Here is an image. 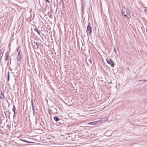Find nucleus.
Returning <instances> with one entry per match:
<instances>
[{"instance_id": "obj_23", "label": "nucleus", "mask_w": 147, "mask_h": 147, "mask_svg": "<svg viewBox=\"0 0 147 147\" xmlns=\"http://www.w3.org/2000/svg\"><path fill=\"white\" fill-rule=\"evenodd\" d=\"M88 124H91V122L88 123Z\"/></svg>"}, {"instance_id": "obj_27", "label": "nucleus", "mask_w": 147, "mask_h": 147, "mask_svg": "<svg viewBox=\"0 0 147 147\" xmlns=\"http://www.w3.org/2000/svg\"><path fill=\"white\" fill-rule=\"evenodd\" d=\"M58 123H60V121H59V122H58Z\"/></svg>"}, {"instance_id": "obj_21", "label": "nucleus", "mask_w": 147, "mask_h": 147, "mask_svg": "<svg viewBox=\"0 0 147 147\" xmlns=\"http://www.w3.org/2000/svg\"><path fill=\"white\" fill-rule=\"evenodd\" d=\"M116 50L115 49L114 50V52H115V53H116Z\"/></svg>"}, {"instance_id": "obj_2", "label": "nucleus", "mask_w": 147, "mask_h": 147, "mask_svg": "<svg viewBox=\"0 0 147 147\" xmlns=\"http://www.w3.org/2000/svg\"><path fill=\"white\" fill-rule=\"evenodd\" d=\"M108 119V118H107L105 121L103 120L102 119L101 120H99L97 121H93L91 122V124L92 125H95L97 124H100L102 123H105L106 121H107Z\"/></svg>"}, {"instance_id": "obj_24", "label": "nucleus", "mask_w": 147, "mask_h": 147, "mask_svg": "<svg viewBox=\"0 0 147 147\" xmlns=\"http://www.w3.org/2000/svg\"><path fill=\"white\" fill-rule=\"evenodd\" d=\"M14 112V115H15V113H16V112H15H15Z\"/></svg>"}, {"instance_id": "obj_6", "label": "nucleus", "mask_w": 147, "mask_h": 147, "mask_svg": "<svg viewBox=\"0 0 147 147\" xmlns=\"http://www.w3.org/2000/svg\"><path fill=\"white\" fill-rule=\"evenodd\" d=\"M9 55V54L8 51H7L5 53V59L6 61H7L8 59V57Z\"/></svg>"}, {"instance_id": "obj_14", "label": "nucleus", "mask_w": 147, "mask_h": 147, "mask_svg": "<svg viewBox=\"0 0 147 147\" xmlns=\"http://www.w3.org/2000/svg\"><path fill=\"white\" fill-rule=\"evenodd\" d=\"M32 109L33 112H34V106H33V107H32Z\"/></svg>"}, {"instance_id": "obj_5", "label": "nucleus", "mask_w": 147, "mask_h": 147, "mask_svg": "<svg viewBox=\"0 0 147 147\" xmlns=\"http://www.w3.org/2000/svg\"><path fill=\"white\" fill-rule=\"evenodd\" d=\"M107 63L110 64L111 65V66L113 67L114 66V64L113 62V61L111 60V59H109L108 60L107 59Z\"/></svg>"}, {"instance_id": "obj_3", "label": "nucleus", "mask_w": 147, "mask_h": 147, "mask_svg": "<svg viewBox=\"0 0 147 147\" xmlns=\"http://www.w3.org/2000/svg\"><path fill=\"white\" fill-rule=\"evenodd\" d=\"M17 52H18V54L16 57L18 61H20L22 57V53H21V50H19L18 48L17 50Z\"/></svg>"}, {"instance_id": "obj_18", "label": "nucleus", "mask_w": 147, "mask_h": 147, "mask_svg": "<svg viewBox=\"0 0 147 147\" xmlns=\"http://www.w3.org/2000/svg\"><path fill=\"white\" fill-rule=\"evenodd\" d=\"M32 102H31V104H32V107H33V106H34V105H33V103L32 102Z\"/></svg>"}, {"instance_id": "obj_13", "label": "nucleus", "mask_w": 147, "mask_h": 147, "mask_svg": "<svg viewBox=\"0 0 147 147\" xmlns=\"http://www.w3.org/2000/svg\"><path fill=\"white\" fill-rule=\"evenodd\" d=\"M144 11L146 13H147V8L146 7H145V9H144Z\"/></svg>"}, {"instance_id": "obj_9", "label": "nucleus", "mask_w": 147, "mask_h": 147, "mask_svg": "<svg viewBox=\"0 0 147 147\" xmlns=\"http://www.w3.org/2000/svg\"><path fill=\"white\" fill-rule=\"evenodd\" d=\"M34 30L35 31H36V32H37V33H38V35H40V32H39L38 31V29H34Z\"/></svg>"}, {"instance_id": "obj_16", "label": "nucleus", "mask_w": 147, "mask_h": 147, "mask_svg": "<svg viewBox=\"0 0 147 147\" xmlns=\"http://www.w3.org/2000/svg\"><path fill=\"white\" fill-rule=\"evenodd\" d=\"M88 61L89 62V63L90 64H91L92 62V61L91 59H89L88 60Z\"/></svg>"}, {"instance_id": "obj_11", "label": "nucleus", "mask_w": 147, "mask_h": 147, "mask_svg": "<svg viewBox=\"0 0 147 147\" xmlns=\"http://www.w3.org/2000/svg\"><path fill=\"white\" fill-rule=\"evenodd\" d=\"M144 103L147 104V98L144 100Z\"/></svg>"}, {"instance_id": "obj_4", "label": "nucleus", "mask_w": 147, "mask_h": 147, "mask_svg": "<svg viewBox=\"0 0 147 147\" xmlns=\"http://www.w3.org/2000/svg\"><path fill=\"white\" fill-rule=\"evenodd\" d=\"M86 32L87 33H89V34H91L92 32L91 27L90 26V24L89 22L88 23Z\"/></svg>"}, {"instance_id": "obj_28", "label": "nucleus", "mask_w": 147, "mask_h": 147, "mask_svg": "<svg viewBox=\"0 0 147 147\" xmlns=\"http://www.w3.org/2000/svg\"><path fill=\"white\" fill-rule=\"evenodd\" d=\"M87 63L88 64H89V63Z\"/></svg>"}, {"instance_id": "obj_20", "label": "nucleus", "mask_w": 147, "mask_h": 147, "mask_svg": "<svg viewBox=\"0 0 147 147\" xmlns=\"http://www.w3.org/2000/svg\"><path fill=\"white\" fill-rule=\"evenodd\" d=\"M26 142H27L28 143H32V142H28V141H27Z\"/></svg>"}, {"instance_id": "obj_22", "label": "nucleus", "mask_w": 147, "mask_h": 147, "mask_svg": "<svg viewBox=\"0 0 147 147\" xmlns=\"http://www.w3.org/2000/svg\"><path fill=\"white\" fill-rule=\"evenodd\" d=\"M23 142H27V141L26 140H22Z\"/></svg>"}, {"instance_id": "obj_1", "label": "nucleus", "mask_w": 147, "mask_h": 147, "mask_svg": "<svg viewBox=\"0 0 147 147\" xmlns=\"http://www.w3.org/2000/svg\"><path fill=\"white\" fill-rule=\"evenodd\" d=\"M121 13L123 16L127 17L128 18H130V11L127 8L125 7H122Z\"/></svg>"}, {"instance_id": "obj_19", "label": "nucleus", "mask_w": 147, "mask_h": 147, "mask_svg": "<svg viewBox=\"0 0 147 147\" xmlns=\"http://www.w3.org/2000/svg\"><path fill=\"white\" fill-rule=\"evenodd\" d=\"M45 0L48 3H50V1H49V0Z\"/></svg>"}, {"instance_id": "obj_17", "label": "nucleus", "mask_w": 147, "mask_h": 147, "mask_svg": "<svg viewBox=\"0 0 147 147\" xmlns=\"http://www.w3.org/2000/svg\"><path fill=\"white\" fill-rule=\"evenodd\" d=\"M144 81V82L145 81H147V80H140L139 81V82H140V81Z\"/></svg>"}, {"instance_id": "obj_26", "label": "nucleus", "mask_w": 147, "mask_h": 147, "mask_svg": "<svg viewBox=\"0 0 147 147\" xmlns=\"http://www.w3.org/2000/svg\"><path fill=\"white\" fill-rule=\"evenodd\" d=\"M58 123H60V121H59V122H58Z\"/></svg>"}, {"instance_id": "obj_25", "label": "nucleus", "mask_w": 147, "mask_h": 147, "mask_svg": "<svg viewBox=\"0 0 147 147\" xmlns=\"http://www.w3.org/2000/svg\"><path fill=\"white\" fill-rule=\"evenodd\" d=\"M49 113H50V111H49Z\"/></svg>"}, {"instance_id": "obj_7", "label": "nucleus", "mask_w": 147, "mask_h": 147, "mask_svg": "<svg viewBox=\"0 0 147 147\" xmlns=\"http://www.w3.org/2000/svg\"><path fill=\"white\" fill-rule=\"evenodd\" d=\"M0 98L1 99H5V96L1 90H0Z\"/></svg>"}, {"instance_id": "obj_8", "label": "nucleus", "mask_w": 147, "mask_h": 147, "mask_svg": "<svg viewBox=\"0 0 147 147\" xmlns=\"http://www.w3.org/2000/svg\"><path fill=\"white\" fill-rule=\"evenodd\" d=\"M54 120L56 121H59V118L57 117H54Z\"/></svg>"}, {"instance_id": "obj_15", "label": "nucleus", "mask_w": 147, "mask_h": 147, "mask_svg": "<svg viewBox=\"0 0 147 147\" xmlns=\"http://www.w3.org/2000/svg\"><path fill=\"white\" fill-rule=\"evenodd\" d=\"M34 43L36 45V46L37 47V49L38 48V43L37 42H34Z\"/></svg>"}, {"instance_id": "obj_12", "label": "nucleus", "mask_w": 147, "mask_h": 147, "mask_svg": "<svg viewBox=\"0 0 147 147\" xmlns=\"http://www.w3.org/2000/svg\"><path fill=\"white\" fill-rule=\"evenodd\" d=\"M13 110L14 112H15V111H16V108H15L14 105L13 106Z\"/></svg>"}, {"instance_id": "obj_10", "label": "nucleus", "mask_w": 147, "mask_h": 147, "mask_svg": "<svg viewBox=\"0 0 147 147\" xmlns=\"http://www.w3.org/2000/svg\"><path fill=\"white\" fill-rule=\"evenodd\" d=\"M9 72H8V75H7V80L8 81L9 80Z\"/></svg>"}]
</instances>
